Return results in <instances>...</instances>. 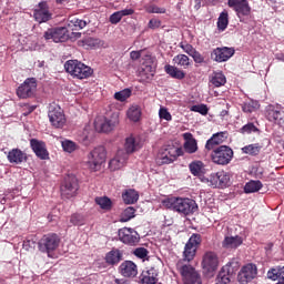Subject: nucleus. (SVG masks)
I'll use <instances>...</instances> for the list:
<instances>
[{
    "label": "nucleus",
    "mask_w": 284,
    "mask_h": 284,
    "mask_svg": "<svg viewBox=\"0 0 284 284\" xmlns=\"http://www.w3.org/2000/svg\"><path fill=\"white\" fill-rule=\"evenodd\" d=\"M162 206L172 212L180 213L182 216L192 215L199 210L197 203L190 197H166L162 201Z\"/></svg>",
    "instance_id": "obj_1"
},
{
    "label": "nucleus",
    "mask_w": 284,
    "mask_h": 284,
    "mask_svg": "<svg viewBox=\"0 0 284 284\" xmlns=\"http://www.w3.org/2000/svg\"><path fill=\"white\" fill-rule=\"evenodd\" d=\"M183 155L184 151L182 148H178L176 145H163L156 154L155 161L158 165L162 166L173 163L179 156Z\"/></svg>",
    "instance_id": "obj_2"
},
{
    "label": "nucleus",
    "mask_w": 284,
    "mask_h": 284,
    "mask_svg": "<svg viewBox=\"0 0 284 284\" xmlns=\"http://www.w3.org/2000/svg\"><path fill=\"white\" fill-rule=\"evenodd\" d=\"M64 69L67 73L71 74L73 78H77L78 80H87L93 73L91 67L83 64L77 59L68 60L64 63Z\"/></svg>",
    "instance_id": "obj_3"
},
{
    "label": "nucleus",
    "mask_w": 284,
    "mask_h": 284,
    "mask_svg": "<svg viewBox=\"0 0 284 284\" xmlns=\"http://www.w3.org/2000/svg\"><path fill=\"white\" fill-rule=\"evenodd\" d=\"M234 151L229 145H220L211 153V161L216 165L226 166L232 162Z\"/></svg>",
    "instance_id": "obj_4"
},
{
    "label": "nucleus",
    "mask_w": 284,
    "mask_h": 284,
    "mask_svg": "<svg viewBox=\"0 0 284 284\" xmlns=\"http://www.w3.org/2000/svg\"><path fill=\"white\" fill-rule=\"evenodd\" d=\"M61 239L55 233H49L42 236L38 242V248L40 253H47V255L53 253L60 247Z\"/></svg>",
    "instance_id": "obj_5"
},
{
    "label": "nucleus",
    "mask_w": 284,
    "mask_h": 284,
    "mask_svg": "<svg viewBox=\"0 0 284 284\" xmlns=\"http://www.w3.org/2000/svg\"><path fill=\"white\" fill-rule=\"evenodd\" d=\"M105 159H108V152L103 145H99L88 154L87 166L90 168L91 171L97 172L105 162Z\"/></svg>",
    "instance_id": "obj_6"
},
{
    "label": "nucleus",
    "mask_w": 284,
    "mask_h": 284,
    "mask_svg": "<svg viewBox=\"0 0 284 284\" xmlns=\"http://www.w3.org/2000/svg\"><path fill=\"white\" fill-rule=\"evenodd\" d=\"M264 115L266 121L277 125H284V108L282 104H268L265 106Z\"/></svg>",
    "instance_id": "obj_7"
},
{
    "label": "nucleus",
    "mask_w": 284,
    "mask_h": 284,
    "mask_svg": "<svg viewBox=\"0 0 284 284\" xmlns=\"http://www.w3.org/2000/svg\"><path fill=\"white\" fill-rule=\"evenodd\" d=\"M79 182L74 174H69L64 178L62 185L60 186V194L70 200L78 194Z\"/></svg>",
    "instance_id": "obj_8"
},
{
    "label": "nucleus",
    "mask_w": 284,
    "mask_h": 284,
    "mask_svg": "<svg viewBox=\"0 0 284 284\" xmlns=\"http://www.w3.org/2000/svg\"><path fill=\"white\" fill-rule=\"evenodd\" d=\"M43 38L45 41L54 43H64L70 39L69 29L65 27L50 28L44 31Z\"/></svg>",
    "instance_id": "obj_9"
},
{
    "label": "nucleus",
    "mask_w": 284,
    "mask_h": 284,
    "mask_svg": "<svg viewBox=\"0 0 284 284\" xmlns=\"http://www.w3.org/2000/svg\"><path fill=\"white\" fill-rule=\"evenodd\" d=\"M202 237L201 234L194 233L191 235L186 245H184V251H183V260L186 262L193 261L195 257V253H197V248L201 245Z\"/></svg>",
    "instance_id": "obj_10"
},
{
    "label": "nucleus",
    "mask_w": 284,
    "mask_h": 284,
    "mask_svg": "<svg viewBox=\"0 0 284 284\" xmlns=\"http://www.w3.org/2000/svg\"><path fill=\"white\" fill-rule=\"evenodd\" d=\"M239 262H229L217 274L215 284H230L233 276H235L236 271H239Z\"/></svg>",
    "instance_id": "obj_11"
},
{
    "label": "nucleus",
    "mask_w": 284,
    "mask_h": 284,
    "mask_svg": "<svg viewBox=\"0 0 284 284\" xmlns=\"http://www.w3.org/2000/svg\"><path fill=\"white\" fill-rule=\"evenodd\" d=\"M49 120L51 125L57 129H62L67 123V118L64 116L63 110L59 104L51 103L49 105Z\"/></svg>",
    "instance_id": "obj_12"
},
{
    "label": "nucleus",
    "mask_w": 284,
    "mask_h": 284,
    "mask_svg": "<svg viewBox=\"0 0 284 284\" xmlns=\"http://www.w3.org/2000/svg\"><path fill=\"white\" fill-rule=\"evenodd\" d=\"M118 124H119L118 114H112L111 118H106V116L98 118V120L94 121V128L102 133H109L114 131Z\"/></svg>",
    "instance_id": "obj_13"
},
{
    "label": "nucleus",
    "mask_w": 284,
    "mask_h": 284,
    "mask_svg": "<svg viewBox=\"0 0 284 284\" xmlns=\"http://www.w3.org/2000/svg\"><path fill=\"white\" fill-rule=\"evenodd\" d=\"M176 268L180 271L184 284H202L201 276L193 266L178 264Z\"/></svg>",
    "instance_id": "obj_14"
},
{
    "label": "nucleus",
    "mask_w": 284,
    "mask_h": 284,
    "mask_svg": "<svg viewBox=\"0 0 284 284\" xmlns=\"http://www.w3.org/2000/svg\"><path fill=\"white\" fill-rule=\"evenodd\" d=\"M258 275V267L255 264H246L242 266L237 274L239 284H248Z\"/></svg>",
    "instance_id": "obj_15"
},
{
    "label": "nucleus",
    "mask_w": 284,
    "mask_h": 284,
    "mask_svg": "<svg viewBox=\"0 0 284 284\" xmlns=\"http://www.w3.org/2000/svg\"><path fill=\"white\" fill-rule=\"evenodd\" d=\"M227 6L236 12L239 19L252 13V7H250L247 0H229Z\"/></svg>",
    "instance_id": "obj_16"
},
{
    "label": "nucleus",
    "mask_w": 284,
    "mask_h": 284,
    "mask_svg": "<svg viewBox=\"0 0 284 284\" xmlns=\"http://www.w3.org/2000/svg\"><path fill=\"white\" fill-rule=\"evenodd\" d=\"M235 54L234 48L217 47L211 52V60L216 63H224Z\"/></svg>",
    "instance_id": "obj_17"
},
{
    "label": "nucleus",
    "mask_w": 284,
    "mask_h": 284,
    "mask_svg": "<svg viewBox=\"0 0 284 284\" xmlns=\"http://www.w3.org/2000/svg\"><path fill=\"white\" fill-rule=\"evenodd\" d=\"M37 90V82L33 78H28L26 81L19 85L17 89V95L21 99L32 98Z\"/></svg>",
    "instance_id": "obj_18"
},
{
    "label": "nucleus",
    "mask_w": 284,
    "mask_h": 284,
    "mask_svg": "<svg viewBox=\"0 0 284 284\" xmlns=\"http://www.w3.org/2000/svg\"><path fill=\"white\" fill-rule=\"evenodd\" d=\"M209 182L214 189H226L230 185V174L225 171L210 174Z\"/></svg>",
    "instance_id": "obj_19"
},
{
    "label": "nucleus",
    "mask_w": 284,
    "mask_h": 284,
    "mask_svg": "<svg viewBox=\"0 0 284 284\" xmlns=\"http://www.w3.org/2000/svg\"><path fill=\"white\" fill-rule=\"evenodd\" d=\"M30 148H31L33 154H36L39 160H41V161L49 160V151L47 149L45 142H43L41 140H37V139H31Z\"/></svg>",
    "instance_id": "obj_20"
},
{
    "label": "nucleus",
    "mask_w": 284,
    "mask_h": 284,
    "mask_svg": "<svg viewBox=\"0 0 284 284\" xmlns=\"http://www.w3.org/2000/svg\"><path fill=\"white\" fill-rule=\"evenodd\" d=\"M202 267L207 273H213L215 270L219 268V256L212 251L204 253L202 260Z\"/></svg>",
    "instance_id": "obj_21"
},
{
    "label": "nucleus",
    "mask_w": 284,
    "mask_h": 284,
    "mask_svg": "<svg viewBox=\"0 0 284 284\" xmlns=\"http://www.w3.org/2000/svg\"><path fill=\"white\" fill-rule=\"evenodd\" d=\"M33 18L38 23H47L51 19V14L49 13L48 9V2H39L38 9L33 11Z\"/></svg>",
    "instance_id": "obj_22"
},
{
    "label": "nucleus",
    "mask_w": 284,
    "mask_h": 284,
    "mask_svg": "<svg viewBox=\"0 0 284 284\" xmlns=\"http://www.w3.org/2000/svg\"><path fill=\"white\" fill-rule=\"evenodd\" d=\"M129 161V154L125 153L123 150L118 151V154L109 161V169L111 171H118L121 170L124 164Z\"/></svg>",
    "instance_id": "obj_23"
},
{
    "label": "nucleus",
    "mask_w": 284,
    "mask_h": 284,
    "mask_svg": "<svg viewBox=\"0 0 284 284\" xmlns=\"http://www.w3.org/2000/svg\"><path fill=\"white\" fill-rule=\"evenodd\" d=\"M121 276L133 278L138 276V266L132 261H124L119 266Z\"/></svg>",
    "instance_id": "obj_24"
},
{
    "label": "nucleus",
    "mask_w": 284,
    "mask_h": 284,
    "mask_svg": "<svg viewBox=\"0 0 284 284\" xmlns=\"http://www.w3.org/2000/svg\"><path fill=\"white\" fill-rule=\"evenodd\" d=\"M8 161L11 164L20 165L28 161V155L20 149H12L8 152Z\"/></svg>",
    "instance_id": "obj_25"
},
{
    "label": "nucleus",
    "mask_w": 284,
    "mask_h": 284,
    "mask_svg": "<svg viewBox=\"0 0 284 284\" xmlns=\"http://www.w3.org/2000/svg\"><path fill=\"white\" fill-rule=\"evenodd\" d=\"M183 150L187 154H194L199 151L197 140L193 138L192 133H183Z\"/></svg>",
    "instance_id": "obj_26"
},
{
    "label": "nucleus",
    "mask_w": 284,
    "mask_h": 284,
    "mask_svg": "<svg viewBox=\"0 0 284 284\" xmlns=\"http://www.w3.org/2000/svg\"><path fill=\"white\" fill-rule=\"evenodd\" d=\"M104 261L106 265H119L123 261V253L119 248H112L105 254Z\"/></svg>",
    "instance_id": "obj_27"
},
{
    "label": "nucleus",
    "mask_w": 284,
    "mask_h": 284,
    "mask_svg": "<svg viewBox=\"0 0 284 284\" xmlns=\"http://www.w3.org/2000/svg\"><path fill=\"white\" fill-rule=\"evenodd\" d=\"M120 241L126 245H136L139 237L133 234L131 229H121L119 231Z\"/></svg>",
    "instance_id": "obj_28"
},
{
    "label": "nucleus",
    "mask_w": 284,
    "mask_h": 284,
    "mask_svg": "<svg viewBox=\"0 0 284 284\" xmlns=\"http://www.w3.org/2000/svg\"><path fill=\"white\" fill-rule=\"evenodd\" d=\"M156 73V69L153 63L151 64H142L141 70L139 71V78L141 82H150L153 80L154 74Z\"/></svg>",
    "instance_id": "obj_29"
},
{
    "label": "nucleus",
    "mask_w": 284,
    "mask_h": 284,
    "mask_svg": "<svg viewBox=\"0 0 284 284\" xmlns=\"http://www.w3.org/2000/svg\"><path fill=\"white\" fill-rule=\"evenodd\" d=\"M226 132H220V133H214L211 139L206 141V145L204 148L207 151L214 150L215 146L220 145L221 143L225 142L226 139Z\"/></svg>",
    "instance_id": "obj_30"
},
{
    "label": "nucleus",
    "mask_w": 284,
    "mask_h": 284,
    "mask_svg": "<svg viewBox=\"0 0 284 284\" xmlns=\"http://www.w3.org/2000/svg\"><path fill=\"white\" fill-rule=\"evenodd\" d=\"M142 284H156L158 283V271L154 267L149 268L141 274Z\"/></svg>",
    "instance_id": "obj_31"
},
{
    "label": "nucleus",
    "mask_w": 284,
    "mask_h": 284,
    "mask_svg": "<svg viewBox=\"0 0 284 284\" xmlns=\"http://www.w3.org/2000/svg\"><path fill=\"white\" fill-rule=\"evenodd\" d=\"M190 173L193 174V176L200 178L204 175L205 172V164L202 161H193L189 164Z\"/></svg>",
    "instance_id": "obj_32"
},
{
    "label": "nucleus",
    "mask_w": 284,
    "mask_h": 284,
    "mask_svg": "<svg viewBox=\"0 0 284 284\" xmlns=\"http://www.w3.org/2000/svg\"><path fill=\"white\" fill-rule=\"evenodd\" d=\"M209 83L214 88H221L226 84V75L223 72H213L210 75Z\"/></svg>",
    "instance_id": "obj_33"
},
{
    "label": "nucleus",
    "mask_w": 284,
    "mask_h": 284,
    "mask_svg": "<svg viewBox=\"0 0 284 284\" xmlns=\"http://www.w3.org/2000/svg\"><path fill=\"white\" fill-rule=\"evenodd\" d=\"M165 72L169 74L172 79H175L178 81H183L185 79V72L178 69L176 67L172 64L165 65Z\"/></svg>",
    "instance_id": "obj_34"
},
{
    "label": "nucleus",
    "mask_w": 284,
    "mask_h": 284,
    "mask_svg": "<svg viewBox=\"0 0 284 284\" xmlns=\"http://www.w3.org/2000/svg\"><path fill=\"white\" fill-rule=\"evenodd\" d=\"M268 280L276 282L284 278V266H274L266 273Z\"/></svg>",
    "instance_id": "obj_35"
},
{
    "label": "nucleus",
    "mask_w": 284,
    "mask_h": 284,
    "mask_svg": "<svg viewBox=\"0 0 284 284\" xmlns=\"http://www.w3.org/2000/svg\"><path fill=\"white\" fill-rule=\"evenodd\" d=\"M122 200L128 205L135 204L139 200V193L133 189H129L122 193Z\"/></svg>",
    "instance_id": "obj_36"
},
{
    "label": "nucleus",
    "mask_w": 284,
    "mask_h": 284,
    "mask_svg": "<svg viewBox=\"0 0 284 284\" xmlns=\"http://www.w3.org/2000/svg\"><path fill=\"white\" fill-rule=\"evenodd\" d=\"M243 243L242 237L240 236H231V237H226L224 239L222 245L223 247L227 248V250H232V248H236L240 247Z\"/></svg>",
    "instance_id": "obj_37"
},
{
    "label": "nucleus",
    "mask_w": 284,
    "mask_h": 284,
    "mask_svg": "<svg viewBox=\"0 0 284 284\" xmlns=\"http://www.w3.org/2000/svg\"><path fill=\"white\" fill-rule=\"evenodd\" d=\"M263 146L260 143H253L250 145H244L242 148V153L245 155L256 156L260 155Z\"/></svg>",
    "instance_id": "obj_38"
},
{
    "label": "nucleus",
    "mask_w": 284,
    "mask_h": 284,
    "mask_svg": "<svg viewBox=\"0 0 284 284\" xmlns=\"http://www.w3.org/2000/svg\"><path fill=\"white\" fill-rule=\"evenodd\" d=\"M262 189L263 184L260 180H251L250 182H246L244 186V192L245 194H252L258 192Z\"/></svg>",
    "instance_id": "obj_39"
},
{
    "label": "nucleus",
    "mask_w": 284,
    "mask_h": 284,
    "mask_svg": "<svg viewBox=\"0 0 284 284\" xmlns=\"http://www.w3.org/2000/svg\"><path fill=\"white\" fill-rule=\"evenodd\" d=\"M82 45L84 49L90 50V49H98L101 48L102 45V40L93 37H87L82 40Z\"/></svg>",
    "instance_id": "obj_40"
},
{
    "label": "nucleus",
    "mask_w": 284,
    "mask_h": 284,
    "mask_svg": "<svg viewBox=\"0 0 284 284\" xmlns=\"http://www.w3.org/2000/svg\"><path fill=\"white\" fill-rule=\"evenodd\" d=\"M260 102L257 100H248L242 104V111L246 114H252L256 110H260Z\"/></svg>",
    "instance_id": "obj_41"
},
{
    "label": "nucleus",
    "mask_w": 284,
    "mask_h": 284,
    "mask_svg": "<svg viewBox=\"0 0 284 284\" xmlns=\"http://www.w3.org/2000/svg\"><path fill=\"white\" fill-rule=\"evenodd\" d=\"M88 26V22H85L83 19H77L73 18L70 20L68 28L74 32V31H79L82 30L83 28H85Z\"/></svg>",
    "instance_id": "obj_42"
},
{
    "label": "nucleus",
    "mask_w": 284,
    "mask_h": 284,
    "mask_svg": "<svg viewBox=\"0 0 284 284\" xmlns=\"http://www.w3.org/2000/svg\"><path fill=\"white\" fill-rule=\"evenodd\" d=\"M217 30L225 31L229 26V12L227 10H223L220 14V18H217Z\"/></svg>",
    "instance_id": "obj_43"
},
{
    "label": "nucleus",
    "mask_w": 284,
    "mask_h": 284,
    "mask_svg": "<svg viewBox=\"0 0 284 284\" xmlns=\"http://www.w3.org/2000/svg\"><path fill=\"white\" fill-rule=\"evenodd\" d=\"M124 149H125L124 152L128 155L134 153L138 150V144H136L135 138H133V136L126 138L125 139Z\"/></svg>",
    "instance_id": "obj_44"
},
{
    "label": "nucleus",
    "mask_w": 284,
    "mask_h": 284,
    "mask_svg": "<svg viewBox=\"0 0 284 284\" xmlns=\"http://www.w3.org/2000/svg\"><path fill=\"white\" fill-rule=\"evenodd\" d=\"M141 118V110L139 105H132L131 108H129L128 110V119L133 121V122H138L140 121Z\"/></svg>",
    "instance_id": "obj_45"
},
{
    "label": "nucleus",
    "mask_w": 284,
    "mask_h": 284,
    "mask_svg": "<svg viewBox=\"0 0 284 284\" xmlns=\"http://www.w3.org/2000/svg\"><path fill=\"white\" fill-rule=\"evenodd\" d=\"M62 148H63V151L69 154L79 150V145L74 141H71V140H63Z\"/></svg>",
    "instance_id": "obj_46"
},
{
    "label": "nucleus",
    "mask_w": 284,
    "mask_h": 284,
    "mask_svg": "<svg viewBox=\"0 0 284 284\" xmlns=\"http://www.w3.org/2000/svg\"><path fill=\"white\" fill-rule=\"evenodd\" d=\"M135 212H136V210L133 209L132 206L126 207V209L124 210V212H122L120 222H121V223H126V222H129L131 219H134V217H135Z\"/></svg>",
    "instance_id": "obj_47"
},
{
    "label": "nucleus",
    "mask_w": 284,
    "mask_h": 284,
    "mask_svg": "<svg viewBox=\"0 0 284 284\" xmlns=\"http://www.w3.org/2000/svg\"><path fill=\"white\" fill-rule=\"evenodd\" d=\"M173 63L179 67H190V58L186 54H178L173 59Z\"/></svg>",
    "instance_id": "obj_48"
},
{
    "label": "nucleus",
    "mask_w": 284,
    "mask_h": 284,
    "mask_svg": "<svg viewBox=\"0 0 284 284\" xmlns=\"http://www.w3.org/2000/svg\"><path fill=\"white\" fill-rule=\"evenodd\" d=\"M132 91L129 88L121 90L120 92L114 93V99L119 102H125L126 99L131 98Z\"/></svg>",
    "instance_id": "obj_49"
},
{
    "label": "nucleus",
    "mask_w": 284,
    "mask_h": 284,
    "mask_svg": "<svg viewBox=\"0 0 284 284\" xmlns=\"http://www.w3.org/2000/svg\"><path fill=\"white\" fill-rule=\"evenodd\" d=\"M97 202V204L104 211H110L112 209V202L110 199L108 197H97V200H94Z\"/></svg>",
    "instance_id": "obj_50"
},
{
    "label": "nucleus",
    "mask_w": 284,
    "mask_h": 284,
    "mask_svg": "<svg viewBox=\"0 0 284 284\" xmlns=\"http://www.w3.org/2000/svg\"><path fill=\"white\" fill-rule=\"evenodd\" d=\"M242 134H252V133H258L260 129L255 126L253 122H248L245 125L242 126L240 130Z\"/></svg>",
    "instance_id": "obj_51"
},
{
    "label": "nucleus",
    "mask_w": 284,
    "mask_h": 284,
    "mask_svg": "<svg viewBox=\"0 0 284 284\" xmlns=\"http://www.w3.org/2000/svg\"><path fill=\"white\" fill-rule=\"evenodd\" d=\"M145 11L149 14H165L166 13V9L164 7H158L155 4L146 7Z\"/></svg>",
    "instance_id": "obj_52"
},
{
    "label": "nucleus",
    "mask_w": 284,
    "mask_h": 284,
    "mask_svg": "<svg viewBox=\"0 0 284 284\" xmlns=\"http://www.w3.org/2000/svg\"><path fill=\"white\" fill-rule=\"evenodd\" d=\"M70 224L73 226H82L84 224V217L81 214H72L70 216Z\"/></svg>",
    "instance_id": "obj_53"
},
{
    "label": "nucleus",
    "mask_w": 284,
    "mask_h": 284,
    "mask_svg": "<svg viewBox=\"0 0 284 284\" xmlns=\"http://www.w3.org/2000/svg\"><path fill=\"white\" fill-rule=\"evenodd\" d=\"M190 111L206 115L209 113V108L206 104H194L190 108Z\"/></svg>",
    "instance_id": "obj_54"
},
{
    "label": "nucleus",
    "mask_w": 284,
    "mask_h": 284,
    "mask_svg": "<svg viewBox=\"0 0 284 284\" xmlns=\"http://www.w3.org/2000/svg\"><path fill=\"white\" fill-rule=\"evenodd\" d=\"M150 252L144 247L135 248L133 254L138 258H145Z\"/></svg>",
    "instance_id": "obj_55"
},
{
    "label": "nucleus",
    "mask_w": 284,
    "mask_h": 284,
    "mask_svg": "<svg viewBox=\"0 0 284 284\" xmlns=\"http://www.w3.org/2000/svg\"><path fill=\"white\" fill-rule=\"evenodd\" d=\"M36 109H37L36 104H22V112L24 116L32 114Z\"/></svg>",
    "instance_id": "obj_56"
},
{
    "label": "nucleus",
    "mask_w": 284,
    "mask_h": 284,
    "mask_svg": "<svg viewBox=\"0 0 284 284\" xmlns=\"http://www.w3.org/2000/svg\"><path fill=\"white\" fill-rule=\"evenodd\" d=\"M159 115H160L161 120L172 121V115H171L170 111H168L165 108L160 109Z\"/></svg>",
    "instance_id": "obj_57"
},
{
    "label": "nucleus",
    "mask_w": 284,
    "mask_h": 284,
    "mask_svg": "<svg viewBox=\"0 0 284 284\" xmlns=\"http://www.w3.org/2000/svg\"><path fill=\"white\" fill-rule=\"evenodd\" d=\"M122 16L118 12H114L111 14V17H109V22H111L112 24H118L122 21Z\"/></svg>",
    "instance_id": "obj_58"
},
{
    "label": "nucleus",
    "mask_w": 284,
    "mask_h": 284,
    "mask_svg": "<svg viewBox=\"0 0 284 284\" xmlns=\"http://www.w3.org/2000/svg\"><path fill=\"white\" fill-rule=\"evenodd\" d=\"M191 58H193L195 63H204L205 59L204 55H202L199 51L190 54Z\"/></svg>",
    "instance_id": "obj_59"
},
{
    "label": "nucleus",
    "mask_w": 284,
    "mask_h": 284,
    "mask_svg": "<svg viewBox=\"0 0 284 284\" xmlns=\"http://www.w3.org/2000/svg\"><path fill=\"white\" fill-rule=\"evenodd\" d=\"M34 246H36V241L32 240V239L31 240L30 239L26 240L22 244V247H23L24 251H29L30 248H34Z\"/></svg>",
    "instance_id": "obj_60"
},
{
    "label": "nucleus",
    "mask_w": 284,
    "mask_h": 284,
    "mask_svg": "<svg viewBox=\"0 0 284 284\" xmlns=\"http://www.w3.org/2000/svg\"><path fill=\"white\" fill-rule=\"evenodd\" d=\"M180 47L183 50V52H186L190 55L197 51L190 43L181 44Z\"/></svg>",
    "instance_id": "obj_61"
},
{
    "label": "nucleus",
    "mask_w": 284,
    "mask_h": 284,
    "mask_svg": "<svg viewBox=\"0 0 284 284\" xmlns=\"http://www.w3.org/2000/svg\"><path fill=\"white\" fill-rule=\"evenodd\" d=\"M160 26H161V20H159V19L149 20V24H148L149 28L158 29V28H160Z\"/></svg>",
    "instance_id": "obj_62"
},
{
    "label": "nucleus",
    "mask_w": 284,
    "mask_h": 284,
    "mask_svg": "<svg viewBox=\"0 0 284 284\" xmlns=\"http://www.w3.org/2000/svg\"><path fill=\"white\" fill-rule=\"evenodd\" d=\"M118 13L123 18V17H130L133 13H135V10L133 9H124V10H120L118 11Z\"/></svg>",
    "instance_id": "obj_63"
},
{
    "label": "nucleus",
    "mask_w": 284,
    "mask_h": 284,
    "mask_svg": "<svg viewBox=\"0 0 284 284\" xmlns=\"http://www.w3.org/2000/svg\"><path fill=\"white\" fill-rule=\"evenodd\" d=\"M130 55L133 61H138L141 58V51H132Z\"/></svg>",
    "instance_id": "obj_64"
}]
</instances>
